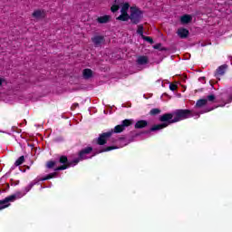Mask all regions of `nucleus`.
I'll return each mask as SVG.
<instances>
[{"label":"nucleus","instance_id":"obj_1","mask_svg":"<svg viewBox=\"0 0 232 232\" xmlns=\"http://www.w3.org/2000/svg\"><path fill=\"white\" fill-rule=\"evenodd\" d=\"M175 114L174 112H167L163 115L160 116V121L162 122L160 124L153 125L150 130H145L141 133L148 134L151 133V131H159V130H164V128H168L169 124H175Z\"/></svg>","mask_w":232,"mask_h":232},{"label":"nucleus","instance_id":"obj_2","mask_svg":"<svg viewBox=\"0 0 232 232\" xmlns=\"http://www.w3.org/2000/svg\"><path fill=\"white\" fill-rule=\"evenodd\" d=\"M81 160H81V158L78 157L77 159L73 160L72 161H69L68 157L63 155L59 158V163L63 164V165L54 169V171H64V169H68V168H72V166H77V163L81 162Z\"/></svg>","mask_w":232,"mask_h":232},{"label":"nucleus","instance_id":"obj_3","mask_svg":"<svg viewBox=\"0 0 232 232\" xmlns=\"http://www.w3.org/2000/svg\"><path fill=\"white\" fill-rule=\"evenodd\" d=\"M193 117V111L189 109H178L174 111V121L172 122H180Z\"/></svg>","mask_w":232,"mask_h":232},{"label":"nucleus","instance_id":"obj_4","mask_svg":"<svg viewBox=\"0 0 232 232\" xmlns=\"http://www.w3.org/2000/svg\"><path fill=\"white\" fill-rule=\"evenodd\" d=\"M130 15L131 24H139V23L142 21V17H144V12H142L137 6H131Z\"/></svg>","mask_w":232,"mask_h":232},{"label":"nucleus","instance_id":"obj_5","mask_svg":"<svg viewBox=\"0 0 232 232\" xmlns=\"http://www.w3.org/2000/svg\"><path fill=\"white\" fill-rule=\"evenodd\" d=\"M22 192H16L15 194L8 196L5 199L0 200V211L1 209H5V208H8L10 206V202H15L17 198H22Z\"/></svg>","mask_w":232,"mask_h":232},{"label":"nucleus","instance_id":"obj_6","mask_svg":"<svg viewBox=\"0 0 232 232\" xmlns=\"http://www.w3.org/2000/svg\"><path fill=\"white\" fill-rule=\"evenodd\" d=\"M133 120L132 119H126L121 121V124L116 125L113 130H111L112 133H122L126 128H130L132 126Z\"/></svg>","mask_w":232,"mask_h":232},{"label":"nucleus","instance_id":"obj_7","mask_svg":"<svg viewBox=\"0 0 232 232\" xmlns=\"http://www.w3.org/2000/svg\"><path fill=\"white\" fill-rule=\"evenodd\" d=\"M113 135V130H110L108 132H103L99 135L96 142L98 146H104V144L108 143V140Z\"/></svg>","mask_w":232,"mask_h":232},{"label":"nucleus","instance_id":"obj_8","mask_svg":"<svg viewBox=\"0 0 232 232\" xmlns=\"http://www.w3.org/2000/svg\"><path fill=\"white\" fill-rule=\"evenodd\" d=\"M92 151H93V147H86L79 151L78 157L81 160H86L88 159L86 155H90Z\"/></svg>","mask_w":232,"mask_h":232},{"label":"nucleus","instance_id":"obj_9","mask_svg":"<svg viewBox=\"0 0 232 232\" xmlns=\"http://www.w3.org/2000/svg\"><path fill=\"white\" fill-rule=\"evenodd\" d=\"M91 40L93 43L94 46L97 48V47L101 46V44H102V43H104V36L95 35Z\"/></svg>","mask_w":232,"mask_h":232},{"label":"nucleus","instance_id":"obj_10","mask_svg":"<svg viewBox=\"0 0 232 232\" xmlns=\"http://www.w3.org/2000/svg\"><path fill=\"white\" fill-rule=\"evenodd\" d=\"M147 126H148V121L140 120L135 123L134 128H135V130H142V129L146 128Z\"/></svg>","mask_w":232,"mask_h":232},{"label":"nucleus","instance_id":"obj_11","mask_svg":"<svg viewBox=\"0 0 232 232\" xmlns=\"http://www.w3.org/2000/svg\"><path fill=\"white\" fill-rule=\"evenodd\" d=\"M226 70H227V65L223 64V65L219 66L216 70L215 77H220V76L224 75V73H226Z\"/></svg>","mask_w":232,"mask_h":232},{"label":"nucleus","instance_id":"obj_12","mask_svg":"<svg viewBox=\"0 0 232 232\" xmlns=\"http://www.w3.org/2000/svg\"><path fill=\"white\" fill-rule=\"evenodd\" d=\"M148 63H150L148 56L140 55L137 59V64H140V66H144V64H148Z\"/></svg>","mask_w":232,"mask_h":232},{"label":"nucleus","instance_id":"obj_13","mask_svg":"<svg viewBox=\"0 0 232 232\" xmlns=\"http://www.w3.org/2000/svg\"><path fill=\"white\" fill-rule=\"evenodd\" d=\"M193 21V17L189 14H184L180 17L181 24H189Z\"/></svg>","mask_w":232,"mask_h":232},{"label":"nucleus","instance_id":"obj_14","mask_svg":"<svg viewBox=\"0 0 232 232\" xmlns=\"http://www.w3.org/2000/svg\"><path fill=\"white\" fill-rule=\"evenodd\" d=\"M110 19H111V16L105 14L103 16H100L97 18V22L100 24H106L107 23H110Z\"/></svg>","mask_w":232,"mask_h":232},{"label":"nucleus","instance_id":"obj_15","mask_svg":"<svg viewBox=\"0 0 232 232\" xmlns=\"http://www.w3.org/2000/svg\"><path fill=\"white\" fill-rule=\"evenodd\" d=\"M178 34L181 39H186L189 35V31L186 28H180L178 30Z\"/></svg>","mask_w":232,"mask_h":232},{"label":"nucleus","instance_id":"obj_16","mask_svg":"<svg viewBox=\"0 0 232 232\" xmlns=\"http://www.w3.org/2000/svg\"><path fill=\"white\" fill-rule=\"evenodd\" d=\"M45 15L46 14L43 10H36L33 13V17H34V19H44Z\"/></svg>","mask_w":232,"mask_h":232},{"label":"nucleus","instance_id":"obj_17","mask_svg":"<svg viewBox=\"0 0 232 232\" xmlns=\"http://www.w3.org/2000/svg\"><path fill=\"white\" fill-rule=\"evenodd\" d=\"M206 104H208V100L206 99H199L196 102V108H204V106H206Z\"/></svg>","mask_w":232,"mask_h":232},{"label":"nucleus","instance_id":"obj_18","mask_svg":"<svg viewBox=\"0 0 232 232\" xmlns=\"http://www.w3.org/2000/svg\"><path fill=\"white\" fill-rule=\"evenodd\" d=\"M82 73L84 79H91L93 76V71L92 69H84Z\"/></svg>","mask_w":232,"mask_h":232},{"label":"nucleus","instance_id":"obj_19","mask_svg":"<svg viewBox=\"0 0 232 232\" xmlns=\"http://www.w3.org/2000/svg\"><path fill=\"white\" fill-rule=\"evenodd\" d=\"M130 14H125V13H121V14H120L117 17V20L118 21H130Z\"/></svg>","mask_w":232,"mask_h":232},{"label":"nucleus","instance_id":"obj_20","mask_svg":"<svg viewBox=\"0 0 232 232\" xmlns=\"http://www.w3.org/2000/svg\"><path fill=\"white\" fill-rule=\"evenodd\" d=\"M115 5H113L111 7V11L112 14H115V12H119V8H121V5H119V0H114Z\"/></svg>","mask_w":232,"mask_h":232},{"label":"nucleus","instance_id":"obj_21","mask_svg":"<svg viewBox=\"0 0 232 232\" xmlns=\"http://www.w3.org/2000/svg\"><path fill=\"white\" fill-rule=\"evenodd\" d=\"M112 150H117V146H109L105 147L102 150H100L98 153H104L106 151H111Z\"/></svg>","mask_w":232,"mask_h":232},{"label":"nucleus","instance_id":"obj_22","mask_svg":"<svg viewBox=\"0 0 232 232\" xmlns=\"http://www.w3.org/2000/svg\"><path fill=\"white\" fill-rule=\"evenodd\" d=\"M22 164H24V156H20L14 162V166H21Z\"/></svg>","mask_w":232,"mask_h":232},{"label":"nucleus","instance_id":"obj_23","mask_svg":"<svg viewBox=\"0 0 232 232\" xmlns=\"http://www.w3.org/2000/svg\"><path fill=\"white\" fill-rule=\"evenodd\" d=\"M154 50H160V52H166V47H162V44H156L153 45Z\"/></svg>","mask_w":232,"mask_h":232},{"label":"nucleus","instance_id":"obj_24","mask_svg":"<svg viewBox=\"0 0 232 232\" xmlns=\"http://www.w3.org/2000/svg\"><path fill=\"white\" fill-rule=\"evenodd\" d=\"M128 10H130V4L129 3H125L122 7H121V14H128Z\"/></svg>","mask_w":232,"mask_h":232},{"label":"nucleus","instance_id":"obj_25","mask_svg":"<svg viewBox=\"0 0 232 232\" xmlns=\"http://www.w3.org/2000/svg\"><path fill=\"white\" fill-rule=\"evenodd\" d=\"M137 34L140 35L142 39V35H144V25L142 24L138 25Z\"/></svg>","mask_w":232,"mask_h":232},{"label":"nucleus","instance_id":"obj_26","mask_svg":"<svg viewBox=\"0 0 232 232\" xmlns=\"http://www.w3.org/2000/svg\"><path fill=\"white\" fill-rule=\"evenodd\" d=\"M35 186V182H31L27 187H25V188H24V194H22L23 195V197H24V195H26V193H28L31 189H32V188H34Z\"/></svg>","mask_w":232,"mask_h":232},{"label":"nucleus","instance_id":"obj_27","mask_svg":"<svg viewBox=\"0 0 232 232\" xmlns=\"http://www.w3.org/2000/svg\"><path fill=\"white\" fill-rule=\"evenodd\" d=\"M143 41H146L147 43H150V44H153L155 42L153 41V38H151V36H146V35H142Z\"/></svg>","mask_w":232,"mask_h":232},{"label":"nucleus","instance_id":"obj_28","mask_svg":"<svg viewBox=\"0 0 232 232\" xmlns=\"http://www.w3.org/2000/svg\"><path fill=\"white\" fill-rule=\"evenodd\" d=\"M56 164H57V162H55L53 160H49L46 162V168L48 169H52Z\"/></svg>","mask_w":232,"mask_h":232},{"label":"nucleus","instance_id":"obj_29","mask_svg":"<svg viewBox=\"0 0 232 232\" xmlns=\"http://www.w3.org/2000/svg\"><path fill=\"white\" fill-rule=\"evenodd\" d=\"M217 100V96H215V94H209L207 96L206 101L208 102H215V101Z\"/></svg>","mask_w":232,"mask_h":232},{"label":"nucleus","instance_id":"obj_30","mask_svg":"<svg viewBox=\"0 0 232 232\" xmlns=\"http://www.w3.org/2000/svg\"><path fill=\"white\" fill-rule=\"evenodd\" d=\"M160 109L158 108H154L152 110H150V115L155 116V115H159L160 113Z\"/></svg>","mask_w":232,"mask_h":232},{"label":"nucleus","instance_id":"obj_31","mask_svg":"<svg viewBox=\"0 0 232 232\" xmlns=\"http://www.w3.org/2000/svg\"><path fill=\"white\" fill-rule=\"evenodd\" d=\"M169 90L171 92H177V90H179V85L175 84V83H170L169 84Z\"/></svg>","mask_w":232,"mask_h":232},{"label":"nucleus","instance_id":"obj_32","mask_svg":"<svg viewBox=\"0 0 232 232\" xmlns=\"http://www.w3.org/2000/svg\"><path fill=\"white\" fill-rule=\"evenodd\" d=\"M57 177V172H53L47 175V179L50 180V179H55Z\"/></svg>","mask_w":232,"mask_h":232},{"label":"nucleus","instance_id":"obj_33","mask_svg":"<svg viewBox=\"0 0 232 232\" xmlns=\"http://www.w3.org/2000/svg\"><path fill=\"white\" fill-rule=\"evenodd\" d=\"M40 180H42V182L44 181V180H49L48 176H45V177L42 178Z\"/></svg>","mask_w":232,"mask_h":232},{"label":"nucleus","instance_id":"obj_34","mask_svg":"<svg viewBox=\"0 0 232 232\" xmlns=\"http://www.w3.org/2000/svg\"><path fill=\"white\" fill-rule=\"evenodd\" d=\"M73 107H74V108H79V103H74V104H73Z\"/></svg>","mask_w":232,"mask_h":232},{"label":"nucleus","instance_id":"obj_35","mask_svg":"<svg viewBox=\"0 0 232 232\" xmlns=\"http://www.w3.org/2000/svg\"><path fill=\"white\" fill-rule=\"evenodd\" d=\"M3 85V79L0 78V86Z\"/></svg>","mask_w":232,"mask_h":232},{"label":"nucleus","instance_id":"obj_36","mask_svg":"<svg viewBox=\"0 0 232 232\" xmlns=\"http://www.w3.org/2000/svg\"><path fill=\"white\" fill-rule=\"evenodd\" d=\"M142 133H137L135 134V137H139L140 135H141Z\"/></svg>","mask_w":232,"mask_h":232},{"label":"nucleus","instance_id":"obj_37","mask_svg":"<svg viewBox=\"0 0 232 232\" xmlns=\"http://www.w3.org/2000/svg\"><path fill=\"white\" fill-rule=\"evenodd\" d=\"M211 110H213V109L205 111V113H208V111H211Z\"/></svg>","mask_w":232,"mask_h":232},{"label":"nucleus","instance_id":"obj_38","mask_svg":"<svg viewBox=\"0 0 232 232\" xmlns=\"http://www.w3.org/2000/svg\"><path fill=\"white\" fill-rule=\"evenodd\" d=\"M17 184H19V181H17V182L15 183V186H17Z\"/></svg>","mask_w":232,"mask_h":232}]
</instances>
